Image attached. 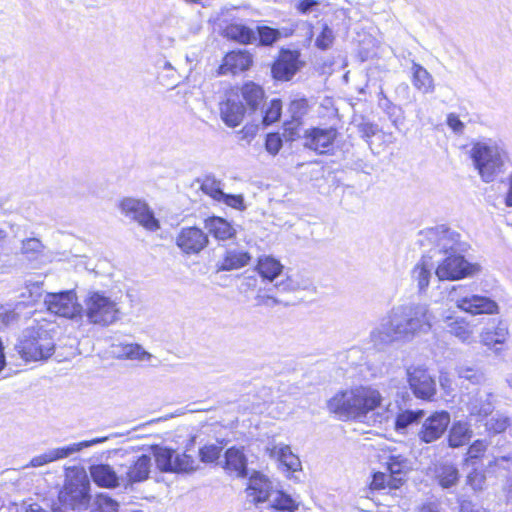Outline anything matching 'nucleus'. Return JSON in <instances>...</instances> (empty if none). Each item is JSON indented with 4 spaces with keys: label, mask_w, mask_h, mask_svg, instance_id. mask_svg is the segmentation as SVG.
I'll list each match as a JSON object with an SVG mask.
<instances>
[{
    "label": "nucleus",
    "mask_w": 512,
    "mask_h": 512,
    "mask_svg": "<svg viewBox=\"0 0 512 512\" xmlns=\"http://www.w3.org/2000/svg\"><path fill=\"white\" fill-rule=\"evenodd\" d=\"M509 326L502 319H491L480 332V342L495 355L502 354L506 349L509 339Z\"/></svg>",
    "instance_id": "obj_9"
},
{
    "label": "nucleus",
    "mask_w": 512,
    "mask_h": 512,
    "mask_svg": "<svg viewBox=\"0 0 512 512\" xmlns=\"http://www.w3.org/2000/svg\"><path fill=\"white\" fill-rule=\"evenodd\" d=\"M467 484L472 487L473 490H482L485 484V475L482 472L473 470L467 476Z\"/></svg>",
    "instance_id": "obj_57"
},
{
    "label": "nucleus",
    "mask_w": 512,
    "mask_h": 512,
    "mask_svg": "<svg viewBox=\"0 0 512 512\" xmlns=\"http://www.w3.org/2000/svg\"><path fill=\"white\" fill-rule=\"evenodd\" d=\"M337 136L335 128H312L304 137L303 146L319 155L331 154Z\"/></svg>",
    "instance_id": "obj_19"
},
{
    "label": "nucleus",
    "mask_w": 512,
    "mask_h": 512,
    "mask_svg": "<svg viewBox=\"0 0 512 512\" xmlns=\"http://www.w3.org/2000/svg\"><path fill=\"white\" fill-rule=\"evenodd\" d=\"M456 371L459 379L467 380L474 385H480L485 381L483 372L478 369L460 366Z\"/></svg>",
    "instance_id": "obj_48"
},
{
    "label": "nucleus",
    "mask_w": 512,
    "mask_h": 512,
    "mask_svg": "<svg viewBox=\"0 0 512 512\" xmlns=\"http://www.w3.org/2000/svg\"><path fill=\"white\" fill-rule=\"evenodd\" d=\"M493 397V393L477 388L463 394L461 403L471 417H475L477 421H483L494 410Z\"/></svg>",
    "instance_id": "obj_13"
},
{
    "label": "nucleus",
    "mask_w": 512,
    "mask_h": 512,
    "mask_svg": "<svg viewBox=\"0 0 512 512\" xmlns=\"http://www.w3.org/2000/svg\"><path fill=\"white\" fill-rule=\"evenodd\" d=\"M422 235L428 245L445 256L460 251V235L444 225L426 229Z\"/></svg>",
    "instance_id": "obj_11"
},
{
    "label": "nucleus",
    "mask_w": 512,
    "mask_h": 512,
    "mask_svg": "<svg viewBox=\"0 0 512 512\" xmlns=\"http://www.w3.org/2000/svg\"><path fill=\"white\" fill-rule=\"evenodd\" d=\"M254 33L258 47H272L282 37L279 29L265 24H257Z\"/></svg>",
    "instance_id": "obj_36"
},
{
    "label": "nucleus",
    "mask_w": 512,
    "mask_h": 512,
    "mask_svg": "<svg viewBox=\"0 0 512 512\" xmlns=\"http://www.w3.org/2000/svg\"><path fill=\"white\" fill-rule=\"evenodd\" d=\"M113 353L119 358L148 361L152 355L136 343H120L113 345Z\"/></svg>",
    "instance_id": "obj_34"
},
{
    "label": "nucleus",
    "mask_w": 512,
    "mask_h": 512,
    "mask_svg": "<svg viewBox=\"0 0 512 512\" xmlns=\"http://www.w3.org/2000/svg\"><path fill=\"white\" fill-rule=\"evenodd\" d=\"M269 502L273 508L279 511L294 512L298 508L296 500L280 490H275L272 493Z\"/></svg>",
    "instance_id": "obj_44"
},
{
    "label": "nucleus",
    "mask_w": 512,
    "mask_h": 512,
    "mask_svg": "<svg viewBox=\"0 0 512 512\" xmlns=\"http://www.w3.org/2000/svg\"><path fill=\"white\" fill-rule=\"evenodd\" d=\"M43 245L37 238H28L23 240L21 252L26 255H35L42 252Z\"/></svg>",
    "instance_id": "obj_53"
},
{
    "label": "nucleus",
    "mask_w": 512,
    "mask_h": 512,
    "mask_svg": "<svg viewBox=\"0 0 512 512\" xmlns=\"http://www.w3.org/2000/svg\"><path fill=\"white\" fill-rule=\"evenodd\" d=\"M421 512H444L436 503H427L423 505Z\"/></svg>",
    "instance_id": "obj_64"
},
{
    "label": "nucleus",
    "mask_w": 512,
    "mask_h": 512,
    "mask_svg": "<svg viewBox=\"0 0 512 512\" xmlns=\"http://www.w3.org/2000/svg\"><path fill=\"white\" fill-rule=\"evenodd\" d=\"M119 503L108 494L101 493L94 500L93 512H118Z\"/></svg>",
    "instance_id": "obj_47"
},
{
    "label": "nucleus",
    "mask_w": 512,
    "mask_h": 512,
    "mask_svg": "<svg viewBox=\"0 0 512 512\" xmlns=\"http://www.w3.org/2000/svg\"><path fill=\"white\" fill-rule=\"evenodd\" d=\"M488 444L486 440H475L468 448V457L470 459H478L482 457L487 450Z\"/></svg>",
    "instance_id": "obj_55"
},
{
    "label": "nucleus",
    "mask_w": 512,
    "mask_h": 512,
    "mask_svg": "<svg viewBox=\"0 0 512 512\" xmlns=\"http://www.w3.org/2000/svg\"><path fill=\"white\" fill-rule=\"evenodd\" d=\"M433 268L432 257L424 255L412 269L411 277L412 280L417 283L420 293L427 290L432 277Z\"/></svg>",
    "instance_id": "obj_29"
},
{
    "label": "nucleus",
    "mask_w": 512,
    "mask_h": 512,
    "mask_svg": "<svg viewBox=\"0 0 512 512\" xmlns=\"http://www.w3.org/2000/svg\"><path fill=\"white\" fill-rule=\"evenodd\" d=\"M254 30L255 28L235 22L226 26L224 29V35L232 41L238 42L242 45H249L256 43Z\"/></svg>",
    "instance_id": "obj_32"
},
{
    "label": "nucleus",
    "mask_w": 512,
    "mask_h": 512,
    "mask_svg": "<svg viewBox=\"0 0 512 512\" xmlns=\"http://www.w3.org/2000/svg\"><path fill=\"white\" fill-rule=\"evenodd\" d=\"M309 111L308 100L304 97L291 100L287 112L290 120L284 122V137L288 141H294L300 137L299 127L302 124L303 117Z\"/></svg>",
    "instance_id": "obj_20"
},
{
    "label": "nucleus",
    "mask_w": 512,
    "mask_h": 512,
    "mask_svg": "<svg viewBox=\"0 0 512 512\" xmlns=\"http://www.w3.org/2000/svg\"><path fill=\"white\" fill-rule=\"evenodd\" d=\"M253 63L252 55L246 50H236L227 53L219 67L220 74H237L246 71Z\"/></svg>",
    "instance_id": "obj_25"
},
{
    "label": "nucleus",
    "mask_w": 512,
    "mask_h": 512,
    "mask_svg": "<svg viewBox=\"0 0 512 512\" xmlns=\"http://www.w3.org/2000/svg\"><path fill=\"white\" fill-rule=\"evenodd\" d=\"M176 244L185 254H198L208 244V236L200 228H182L176 238Z\"/></svg>",
    "instance_id": "obj_22"
},
{
    "label": "nucleus",
    "mask_w": 512,
    "mask_h": 512,
    "mask_svg": "<svg viewBox=\"0 0 512 512\" xmlns=\"http://www.w3.org/2000/svg\"><path fill=\"white\" fill-rule=\"evenodd\" d=\"M449 297L457 308L471 315L499 313V306L493 299L484 295L468 293L462 286L453 287Z\"/></svg>",
    "instance_id": "obj_6"
},
{
    "label": "nucleus",
    "mask_w": 512,
    "mask_h": 512,
    "mask_svg": "<svg viewBox=\"0 0 512 512\" xmlns=\"http://www.w3.org/2000/svg\"><path fill=\"white\" fill-rule=\"evenodd\" d=\"M120 209L127 217L137 221L149 231H156L160 228L158 219L150 210L148 205L138 199L125 198L120 202Z\"/></svg>",
    "instance_id": "obj_14"
},
{
    "label": "nucleus",
    "mask_w": 512,
    "mask_h": 512,
    "mask_svg": "<svg viewBox=\"0 0 512 512\" xmlns=\"http://www.w3.org/2000/svg\"><path fill=\"white\" fill-rule=\"evenodd\" d=\"M264 99L262 87L253 82L246 83L240 89L226 93L225 99L219 104L221 119L227 126L236 127L241 124L247 108L255 112Z\"/></svg>",
    "instance_id": "obj_3"
},
{
    "label": "nucleus",
    "mask_w": 512,
    "mask_h": 512,
    "mask_svg": "<svg viewBox=\"0 0 512 512\" xmlns=\"http://www.w3.org/2000/svg\"><path fill=\"white\" fill-rule=\"evenodd\" d=\"M472 160H505L509 158L505 143L500 139L481 137L471 142Z\"/></svg>",
    "instance_id": "obj_15"
},
{
    "label": "nucleus",
    "mask_w": 512,
    "mask_h": 512,
    "mask_svg": "<svg viewBox=\"0 0 512 512\" xmlns=\"http://www.w3.org/2000/svg\"><path fill=\"white\" fill-rule=\"evenodd\" d=\"M220 202H223L226 205H228L234 209L240 210V211H243L246 209V206L244 204V198L242 195H231V194L224 193V197L221 198Z\"/></svg>",
    "instance_id": "obj_58"
},
{
    "label": "nucleus",
    "mask_w": 512,
    "mask_h": 512,
    "mask_svg": "<svg viewBox=\"0 0 512 512\" xmlns=\"http://www.w3.org/2000/svg\"><path fill=\"white\" fill-rule=\"evenodd\" d=\"M153 455L159 470L162 472L174 471L175 451L166 447H154Z\"/></svg>",
    "instance_id": "obj_41"
},
{
    "label": "nucleus",
    "mask_w": 512,
    "mask_h": 512,
    "mask_svg": "<svg viewBox=\"0 0 512 512\" xmlns=\"http://www.w3.org/2000/svg\"><path fill=\"white\" fill-rule=\"evenodd\" d=\"M425 415L424 410H405L399 413L395 420V429L397 432L404 433L406 429L419 422Z\"/></svg>",
    "instance_id": "obj_43"
},
{
    "label": "nucleus",
    "mask_w": 512,
    "mask_h": 512,
    "mask_svg": "<svg viewBox=\"0 0 512 512\" xmlns=\"http://www.w3.org/2000/svg\"><path fill=\"white\" fill-rule=\"evenodd\" d=\"M90 475L93 481L101 487L116 488L123 486L120 468L115 471L108 464H96L90 467Z\"/></svg>",
    "instance_id": "obj_26"
},
{
    "label": "nucleus",
    "mask_w": 512,
    "mask_h": 512,
    "mask_svg": "<svg viewBox=\"0 0 512 512\" xmlns=\"http://www.w3.org/2000/svg\"><path fill=\"white\" fill-rule=\"evenodd\" d=\"M18 318L19 315L14 310L0 306V329L16 323Z\"/></svg>",
    "instance_id": "obj_54"
},
{
    "label": "nucleus",
    "mask_w": 512,
    "mask_h": 512,
    "mask_svg": "<svg viewBox=\"0 0 512 512\" xmlns=\"http://www.w3.org/2000/svg\"><path fill=\"white\" fill-rule=\"evenodd\" d=\"M151 467V457L145 454L121 464L119 468L123 487H132L136 483L146 481L149 478Z\"/></svg>",
    "instance_id": "obj_16"
},
{
    "label": "nucleus",
    "mask_w": 512,
    "mask_h": 512,
    "mask_svg": "<svg viewBox=\"0 0 512 512\" xmlns=\"http://www.w3.org/2000/svg\"><path fill=\"white\" fill-rule=\"evenodd\" d=\"M412 84L423 94L434 92L435 85L432 75L420 64L412 60Z\"/></svg>",
    "instance_id": "obj_33"
},
{
    "label": "nucleus",
    "mask_w": 512,
    "mask_h": 512,
    "mask_svg": "<svg viewBox=\"0 0 512 512\" xmlns=\"http://www.w3.org/2000/svg\"><path fill=\"white\" fill-rule=\"evenodd\" d=\"M256 306H266V307H274L280 304V301L274 296L259 290L257 295L255 296Z\"/></svg>",
    "instance_id": "obj_61"
},
{
    "label": "nucleus",
    "mask_w": 512,
    "mask_h": 512,
    "mask_svg": "<svg viewBox=\"0 0 512 512\" xmlns=\"http://www.w3.org/2000/svg\"><path fill=\"white\" fill-rule=\"evenodd\" d=\"M435 478L443 489H451L459 482V470L454 464L441 463L435 469Z\"/></svg>",
    "instance_id": "obj_35"
},
{
    "label": "nucleus",
    "mask_w": 512,
    "mask_h": 512,
    "mask_svg": "<svg viewBox=\"0 0 512 512\" xmlns=\"http://www.w3.org/2000/svg\"><path fill=\"white\" fill-rule=\"evenodd\" d=\"M221 451L222 447L216 444L205 445L199 450L200 460L204 463H212L220 457Z\"/></svg>",
    "instance_id": "obj_51"
},
{
    "label": "nucleus",
    "mask_w": 512,
    "mask_h": 512,
    "mask_svg": "<svg viewBox=\"0 0 512 512\" xmlns=\"http://www.w3.org/2000/svg\"><path fill=\"white\" fill-rule=\"evenodd\" d=\"M266 150L271 155H276L282 147V139L278 133H270L266 136Z\"/></svg>",
    "instance_id": "obj_56"
},
{
    "label": "nucleus",
    "mask_w": 512,
    "mask_h": 512,
    "mask_svg": "<svg viewBox=\"0 0 512 512\" xmlns=\"http://www.w3.org/2000/svg\"><path fill=\"white\" fill-rule=\"evenodd\" d=\"M333 41V30L327 24H324L321 33L317 36L315 40L316 47L321 50H327L332 45Z\"/></svg>",
    "instance_id": "obj_52"
},
{
    "label": "nucleus",
    "mask_w": 512,
    "mask_h": 512,
    "mask_svg": "<svg viewBox=\"0 0 512 512\" xmlns=\"http://www.w3.org/2000/svg\"><path fill=\"white\" fill-rule=\"evenodd\" d=\"M380 459L389 472V487L398 488L402 484L403 476L410 470V461L393 451L384 453Z\"/></svg>",
    "instance_id": "obj_21"
},
{
    "label": "nucleus",
    "mask_w": 512,
    "mask_h": 512,
    "mask_svg": "<svg viewBox=\"0 0 512 512\" xmlns=\"http://www.w3.org/2000/svg\"><path fill=\"white\" fill-rule=\"evenodd\" d=\"M300 53L290 49L281 48L271 66V73L275 80L289 81L299 71L301 62Z\"/></svg>",
    "instance_id": "obj_17"
},
{
    "label": "nucleus",
    "mask_w": 512,
    "mask_h": 512,
    "mask_svg": "<svg viewBox=\"0 0 512 512\" xmlns=\"http://www.w3.org/2000/svg\"><path fill=\"white\" fill-rule=\"evenodd\" d=\"M55 348V343L47 330L27 329L16 346L20 356L25 361H40L49 358Z\"/></svg>",
    "instance_id": "obj_5"
},
{
    "label": "nucleus",
    "mask_w": 512,
    "mask_h": 512,
    "mask_svg": "<svg viewBox=\"0 0 512 512\" xmlns=\"http://www.w3.org/2000/svg\"><path fill=\"white\" fill-rule=\"evenodd\" d=\"M318 5V2L316 0H301L298 4V9L302 13H308L312 11V9Z\"/></svg>",
    "instance_id": "obj_63"
},
{
    "label": "nucleus",
    "mask_w": 512,
    "mask_h": 512,
    "mask_svg": "<svg viewBox=\"0 0 512 512\" xmlns=\"http://www.w3.org/2000/svg\"><path fill=\"white\" fill-rule=\"evenodd\" d=\"M174 471L173 472H185L189 473L192 471H195L198 468V462L197 460L187 454L184 453H175V459H174Z\"/></svg>",
    "instance_id": "obj_46"
},
{
    "label": "nucleus",
    "mask_w": 512,
    "mask_h": 512,
    "mask_svg": "<svg viewBox=\"0 0 512 512\" xmlns=\"http://www.w3.org/2000/svg\"><path fill=\"white\" fill-rule=\"evenodd\" d=\"M434 320L429 305L405 303L393 306L370 331L368 344L375 351H384L393 343H408L427 334Z\"/></svg>",
    "instance_id": "obj_1"
},
{
    "label": "nucleus",
    "mask_w": 512,
    "mask_h": 512,
    "mask_svg": "<svg viewBox=\"0 0 512 512\" xmlns=\"http://www.w3.org/2000/svg\"><path fill=\"white\" fill-rule=\"evenodd\" d=\"M90 483L86 476L70 480L60 492L59 500L73 510L86 509L90 503Z\"/></svg>",
    "instance_id": "obj_12"
},
{
    "label": "nucleus",
    "mask_w": 512,
    "mask_h": 512,
    "mask_svg": "<svg viewBox=\"0 0 512 512\" xmlns=\"http://www.w3.org/2000/svg\"><path fill=\"white\" fill-rule=\"evenodd\" d=\"M473 436V430L469 423L455 421L449 429L448 445L451 448H459L469 443Z\"/></svg>",
    "instance_id": "obj_31"
},
{
    "label": "nucleus",
    "mask_w": 512,
    "mask_h": 512,
    "mask_svg": "<svg viewBox=\"0 0 512 512\" xmlns=\"http://www.w3.org/2000/svg\"><path fill=\"white\" fill-rule=\"evenodd\" d=\"M443 321L447 331L458 338L462 343L471 344L475 342L473 328L463 317L445 315Z\"/></svg>",
    "instance_id": "obj_27"
},
{
    "label": "nucleus",
    "mask_w": 512,
    "mask_h": 512,
    "mask_svg": "<svg viewBox=\"0 0 512 512\" xmlns=\"http://www.w3.org/2000/svg\"><path fill=\"white\" fill-rule=\"evenodd\" d=\"M274 491L271 481L266 476L256 472L249 478L246 492L252 502L270 501Z\"/></svg>",
    "instance_id": "obj_24"
},
{
    "label": "nucleus",
    "mask_w": 512,
    "mask_h": 512,
    "mask_svg": "<svg viewBox=\"0 0 512 512\" xmlns=\"http://www.w3.org/2000/svg\"><path fill=\"white\" fill-rule=\"evenodd\" d=\"M408 382L416 397L431 399L436 392L433 378L422 368L408 370Z\"/></svg>",
    "instance_id": "obj_23"
},
{
    "label": "nucleus",
    "mask_w": 512,
    "mask_h": 512,
    "mask_svg": "<svg viewBox=\"0 0 512 512\" xmlns=\"http://www.w3.org/2000/svg\"><path fill=\"white\" fill-rule=\"evenodd\" d=\"M205 228L217 240L232 239L236 235V229L226 219L221 217H210L205 220Z\"/></svg>",
    "instance_id": "obj_30"
},
{
    "label": "nucleus",
    "mask_w": 512,
    "mask_h": 512,
    "mask_svg": "<svg viewBox=\"0 0 512 512\" xmlns=\"http://www.w3.org/2000/svg\"><path fill=\"white\" fill-rule=\"evenodd\" d=\"M382 395L371 386H356L337 392L327 401V408L340 419L363 422L367 415L381 406Z\"/></svg>",
    "instance_id": "obj_2"
},
{
    "label": "nucleus",
    "mask_w": 512,
    "mask_h": 512,
    "mask_svg": "<svg viewBox=\"0 0 512 512\" xmlns=\"http://www.w3.org/2000/svg\"><path fill=\"white\" fill-rule=\"evenodd\" d=\"M358 132L361 134L363 138L367 140L372 136L376 135L379 131L378 126L362 119L361 122L357 124Z\"/></svg>",
    "instance_id": "obj_59"
},
{
    "label": "nucleus",
    "mask_w": 512,
    "mask_h": 512,
    "mask_svg": "<svg viewBox=\"0 0 512 512\" xmlns=\"http://www.w3.org/2000/svg\"><path fill=\"white\" fill-rule=\"evenodd\" d=\"M47 309L58 316L74 319L82 317L83 306L78 303L73 290L59 293H47L44 298Z\"/></svg>",
    "instance_id": "obj_8"
},
{
    "label": "nucleus",
    "mask_w": 512,
    "mask_h": 512,
    "mask_svg": "<svg viewBox=\"0 0 512 512\" xmlns=\"http://www.w3.org/2000/svg\"><path fill=\"white\" fill-rule=\"evenodd\" d=\"M389 482V474H386L385 472H376L373 474L370 488L373 490L384 489L387 486L389 487Z\"/></svg>",
    "instance_id": "obj_60"
},
{
    "label": "nucleus",
    "mask_w": 512,
    "mask_h": 512,
    "mask_svg": "<svg viewBox=\"0 0 512 512\" xmlns=\"http://www.w3.org/2000/svg\"><path fill=\"white\" fill-rule=\"evenodd\" d=\"M264 103V101L262 102ZM261 122L264 126L271 125L280 120L282 114V101L279 98L272 99L269 104L264 108L261 104Z\"/></svg>",
    "instance_id": "obj_42"
},
{
    "label": "nucleus",
    "mask_w": 512,
    "mask_h": 512,
    "mask_svg": "<svg viewBox=\"0 0 512 512\" xmlns=\"http://www.w3.org/2000/svg\"><path fill=\"white\" fill-rule=\"evenodd\" d=\"M82 316L89 324L107 327L121 318L118 304L103 292H89L84 299Z\"/></svg>",
    "instance_id": "obj_4"
},
{
    "label": "nucleus",
    "mask_w": 512,
    "mask_h": 512,
    "mask_svg": "<svg viewBox=\"0 0 512 512\" xmlns=\"http://www.w3.org/2000/svg\"><path fill=\"white\" fill-rule=\"evenodd\" d=\"M473 166L487 183L494 181L504 172L503 162H473Z\"/></svg>",
    "instance_id": "obj_40"
},
{
    "label": "nucleus",
    "mask_w": 512,
    "mask_h": 512,
    "mask_svg": "<svg viewBox=\"0 0 512 512\" xmlns=\"http://www.w3.org/2000/svg\"><path fill=\"white\" fill-rule=\"evenodd\" d=\"M479 270L480 266L478 264L468 262L460 253H452L439 261L435 269V275L440 281H454L473 276Z\"/></svg>",
    "instance_id": "obj_7"
},
{
    "label": "nucleus",
    "mask_w": 512,
    "mask_h": 512,
    "mask_svg": "<svg viewBox=\"0 0 512 512\" xmlns=\"http://www.w3.org/2000/svg\"><path fill=\"white\" fill-rule=\"evenodd\" d=\"M225 468L229 471H233L237 476L246 475V458L243 452L235 447L229 448L225 453Z\"/></svg>",
    "instance_id": "obj_38"
},
{
    "label": "nucleus",
    "mask_w": 512,
    "mask_h": 512,
    "mask_svg": "<svg viewBox=\"0 0 512 512\" xmlns=\"http://www.w3.org/2000/svg\"><path fill=\"white\" fill-rule=\"evenodd\" d=\"M451 422L450 414L447 411H436L428 416L418 431L420 441L433 443L440 439L446 432Z\"/></svg>",
    "instance_id": "obj_18"
},
{
    "label": "nucleus",
    "mask_w": 512,
    "mask_h": 512,
    "mask_svg": "<svg viewBox=\"0 0 512 512\" xmlns=\"http://www.w3.org/2000/svg\"><path fill=\"white\" fill-rule=\"evenodd\" d=\"M485 429L489 434H500L507 429L512 434V421L508 416L496 413L485 422Z\"/></svg>",
    "instance_id": "obj_45"
},
{
    "label": "nucleus",
    "mask_w": 512,
    "mask_h": 512,
    "mask_svg": "<svg viewBox=\"0 0 512 512\" xmlns=\"http://www.w3.org/2000/svg\"><path fill=\"white\" fill-rule=\"evenodd\" d=\"M204 193L212 197L216 201H221L224 197L221 182L213 177H206L201 186Z\"/></svg>",
    "instance_id": "obj_49"
},
{
    "label": "nucleus",
    "mask_w": 512,
    "mask_h": 512,
    "mask_svg": "<svg viewBox=\"0 0 512 512\" xmlns=\"http://www.w3.org/2000/svg\"><path fill=\"white\" fill-rule=\"evenodd\" d=\"M283 265L272 256L260 257L257 264V271L263 279L273 281L282 272Z\"/></svg>",
    "instance_id": "obj_37"
},
{
    "label": "nucleus",
    "mask_w": 512,
    "mask_h": 512,
    "mask_svg": "<svg viewBox=\"0 0 512 512\" xmlns=\"http://www.w3.org/2000/svg\"><path fill=\"white\" fill-rule=\"evenodd\" d=\"M109 439V436L105 437H97L91 440H85L78 443H72L67 446L51 448L45 451L44 453L33 457L28 466L30 467H41L51 462L65 459L70 457L73 454H76L83 450L84 448H88L97 444H101L106 442Z\"/></svg>",
    "instance_id": "obj_10"
},
{
    "label": "nucleus",
    "mask_w": 512,
    "mask_h": 512,
    "mask_svg": "<svg viewBox=\"0 0 512 512\" xmlns=\"http://www.w3.org/2000/svg\"><path fill=\"white\" fill-rule=\"evenodd\" d=\"M250 259L248 252L236 249L229 250L226 252L220 268L225 271L239 269L247 265Z\"/></svg>",
    "instance_id": "obj_39"
},
{
    "label": "nucleus",
    "mask_w": 512,
    "mask_h": 512,
    "mask_svg": "<svg viewBox=\"0 0 512 512\" xmlns=\"http://www.w3.org/2000/svg\"><path fill=\"white\" fill-rule=\"evenodd\" d=\"M489 461L487 463L488 469L493 468H501V469H509L510 465H512V454L502 455L495 450H493L489 456Z\"/></svg>",
    "instance_id": "obj_50"
},
{
    "label": "nucleus",
    "mask_w": 512,
    "mask_h": 512,
    "mask_svg": "<svg viewBox=\"0 0 512 512\" xmlns=\"http://www.w3.org/2000/svg\"><path fill=\"white\" fill-rule=\"evenodd\" d=\"M447 125L455 132V133H462L464 128H465V125L464 123L460 120V118L454 114V113H450L448 116H447Z\"/></svg>",
    "instance_id": "obj_62"
},
{
    "label": "nucleus",
    "mask_w": 512,
    "mask_h": 512,
    "mask_svg": "<svg viewBox=\"0 0 512 512\" xmlns=\"http://www.w3.org/2000/svg\"><path fill=\"white\" fill-rule=\"evenodd\" d=\"M267 452L271 458L276 459L287 471H297L301 462L288 445L272 444L267 447Z\"/></svg>",
    "instance_id": "obj_28"
}]
</instances>
